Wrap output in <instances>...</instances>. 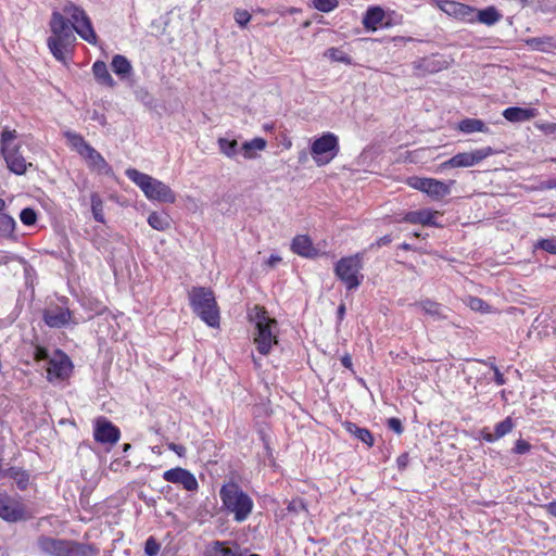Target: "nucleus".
<instances>
[{
  "mask_svg": "<svg viewBox=\"0 0 556 556\" xmlns=\"http://www.w3.org/2000/svg\"><path fill=\"white\" fill-rule=\"evenodd\" d=\"M410 306L420 308L425 314L429 315L433 320H443L447 318V308L430 299H424Z\"/></svg>",
  "mask_w": 556,
  "mask_h": 556,
  "instance_id": "a211bd4d",
  "label": "nucleus"
},
{
  "mask_svg": "<svg viewBox=\"0 0 556 556\" xmlns=\"http://www.w3.org/2000/svg\"><path fill=\"white\" fill-rule=\"evenodd\" d=\"M341 363L342 365L345 367V368H349L351 369L352 368V357L349 355V354H345L342 358H341Z\"/></svg>",
  "mask_w": 556,
  "mask_h": 556,
  "instance_id": "4d7b16f0",
  "label": "nucleus"
},
{
  "mask_svg": "<svg viewBox=\"0 0 556 556\" xmlns=\"http://www.w3.org/2000/svg\"><path fill=\"white\" fill-rule=\"evenodd\" d=\"M71 371V362L64 354L51 358L47 366V378L50 381L63 380Z\"/></svg>",
  "mask_w": 556,
  "mask_h": 556,
  "instance_id": "dca6fc26",
  "label": "nucleus"
},
{
  "mask_svg": "<svg viewBox=\"0 0 556 556\" xmlns=\"http://www.w3.org/2000/svg\"><path fill=\"white\" fill-rule=\"evenodd\" d=\"M438 214V212H432L430 210H420L408 212L404 216V220L410 224H421L424 226H432L435 225L433 218Z\"/></svg>",
  "mask_w": 556,
  "mask_h": 556,
  "instance_id": "b1692460",
  "label": "nucleus"
},
{
  "mask_svg": "<svg viewBox=\"0 0 556 556\" xmlns=\"http://www.w3.org/2000/svg\"><path fill=\"white\" fill-rule=\"evenodd\" d=\"M91 200V212L93 215V218L98 223H104V213H103V201L101 197L98 193H92L90 197Z\"/></svg>",
  "mask_w": 556,
  "mask_h": 556,
  "instance_id": "e433bc0d",
  "label": "nucleus"
},
{
  "mask_svg": "<svg viewBox=\"0 0 556 556\" xmlns=\"http://www.w3.org/2000/svg\"><path fill=\"white\" fill-rule=\"evenodd\" d=\"M218 147L223 154L231 159L237 156L239 153L238 142L235 139L229 140L227 138H219Z\"/></svg>",
  "mask_w": 556,
  "mask_h": 556,
  "instance_id": "c9c22d12",
  "label": "nucleus"
},
{
  "mask_svg": "<svg viewBox=\"0 0 556 556\" xmlns=\"http://www.w3.org/2000/svg\"><path fill=\"white\" fill-rule=\"evenodd\" d=\"M414 70L418 72L419 75H428L441 72L446 70L450 66V62L443 58H438L437 55L421 58L413 63Z\"/></svg>",
  "mask_w": 556,
  "mask_h": 556,
  "instance_id": "2eb2a0df",
  "label": "nucleus"
},
{
  "mask_svg": "<svg viewBox=\"0 0 556 556\" xmlns=\"http://www.w3.org/2000/svg\"><path fill=\"white\" fill-rule=\"evenodd\" d=\"M450 193V187L443 181L431 178L427 194L437 199L443 198Z\"/></svg>",
  "mask_w": 556,
  "mask_h": 556,
  "instance_id": "f704fd0d",
  "label": "nucleus"
},
{
  "mask_svg": "<svg viewBox=\"0 0 556 556\" xmlns=\"http://www.w3.org/2000/svg\"><path fill=\"white\" fill-rule=\"evenodd\" d=\"M501 20V14L493 7L477 11L475 9V22H480L488 26L494 25Z\"/></svg>",
  "mask_w": 556,
  "mask_h": 556,
  "instance_id": "c756f323",
  "label": "nucleus"
},
{
  "mask_svg": "<svg viewBox=\"0 0 556 556\" xmlns=\"http://www.w3.org/2000/svg\"><path fill=\"white\" fill-rule=\"evenodd\" d=\"M222 509L227 515H232L236 522L245 521L252 514L254 503L251 496L233 481L224 483L219 490Z\"/></svg>",
  "mask_w": 556,
  "mask_h": 556,
  "instance_id": "f03ea898",
  "label": "nucleus"
},
{
  "mask_svg": "<svg viewBox=\"0 0 556 556\" xmlns=\"http://www.w3.org/2000/svg\"><path fill=\"white\" fill-rule=\"evenodd\" d=\"M388 427L397 434H401L404 430L401 420L395 417L388 419Z\"/></svg>",
  "mask_w": 556,
  "mask_h": 556,
  "instance_id": "8fccbe9b",
  "label": "nucleus"
},
{
  "mask_svg": "<svg viewBox=\"0 0 556 556\" xmlns=\"http://www.w3.org/2000/svg\"><path fill=\"white\" fill-rule=\"evenodd\" d=\"M38 546L49 556H96L98 553L90 543L45 535L38 539Z\"/></svg>",
  "mask_w": 556,
  "mask_h": 556,
  "instance_id": "39448f33",
  "label": "nucleus"
},
{
  "mask_svg": "<svg viewBox=\"0 0 556 556\" xmlns=\"http://www.w3.org/2000/svg\"><path fill=\"white\" fill-rule=\"evenodd\" d=\"M111 66L113 72L121 78L129 76L132 72V66L130 62L124 55L121 54H116L113 56Z\"/></svg>",
  "mask_w": 556,
  "mask_h": 556,
  "instance_id": "7c9ffc66",
  "label": "nucleus"
},
{
  "mask_svg": "<svg viewBox=\"0 0 556 556\" xmlns=\"http://www.w3.org/2000/svg\"><path fill=\"white\" fill-rule=\"evenodd\" d=\"M0 154L9 170L16 175L25 174L33 166L22 142L17 141V131L14 129L5 128L2 130L0 135Z\"/></svg>",
  "mask_w": 556,
  "mask_h": 556,
  "instance_id": "7ed1b4c3",
  "label": "nucleus"
},
{
  "mask_svg": "<svg viewBox=\"0 0 556 556\" xmlns=\"http://www.w3.org/2000/svg\"><path fill=\"white\" fill-rule=\"evenodd\" d=\"M64 13L70 16L67 21L61 13L53 12L50 21L52 36L48 38V47L53 56L59 61H65V52L68 46L75 41L73 29L86 41L94 45L97 35L86 12L74 3H67Z\"/></svg>",
  "mask_w": 556,
  "mask_h": 556,
  "instance_id": "f257e3e1",
  "label": "nucleus"
},
{
  "mask_svg": "<svg viewBox=\"0 0 556 556\" xmlns=\"http://www.w3.org/2000/svg\"><path fill=\"white\" fill-rule=\"evenodd\" d=\"M71 147L75 149L79 155L85 151V149L89 146V143L78 134L75 132H66L65 134Z\"/></svg>",
  "mask_w": 556,
  "mask_h": 556,
  "instance_id": "58836bf2",
  "label": "nucleus"
},
{
  "mask_svg": "<svg viewBox=\"0 0 556 556\" xmlns=\"http://www.w3.org/2000/svg\"><path fill=\"white\" fill-rule=\"evenodd\" d=\"M531 445L527 441L519 439L515 443V447L513 448V452L519 455L526 454L530 451Z\"/></svg>",
  "mask_w": 556,
  "mask_h": 556,
  "instance_id": "09e8293b",
  "label": "nucleus"
},
{
  "mask_svg": "<svg viewBox=\"0 0 556 556\" xmlns=\"http://www.w3.org/2000/svg\"><path fill=\"white\" fill-rule=\"evenodd\" d=\"M345 429L348 432L356 437L358 440L367 444L368 446H372L374 438L370 431L366 428H359L353 422H345Z\"/></svg>",
  "mask_w": 556,
  "mask_h": 556,
  "instance_id": "473e14b6",
  "label": "nucleus"
},
{
  "mask_svg": "<svg viewBox=\"0 0 556 556\" xmlns=\"http://www.w3.org/2000/svg\"><path fill=\"white\" fill-rule=\"evenodd\" d=\"M532 50L551 53L556 51V36L532 37L525 40Z\"/></svg>",
  "mask_w": 556,
  "mask_h": 556,
  "instance_id": "4be33fe9",
  "label": "nucleus"
},
{
  "mask_svg": "<svg viewBox=\"0 0 556 556\" xmlns=\"http://www.w3.org/2000/svg\"><path fill=\"white\" fill-rule=\"evenodd\" d=\"M344 315H345V305L340 304L337 309V316H338L339 321L343 320Z\"/></svg>",
  "mask_w": 556,
  "mask_h": 556,
  "instance_id": "052dcab7",
  "label": "nucleus"
},
{
  "mask_svg": "<svg viewBox=\"0 0 556 556\" xmlns=\"http://www.w3.org/2000/svg\"><path fill=\"white\" fill-rule=\"evenodd\" d=\"M384 12L378 7L369 8L363 18V25L367 29L376 30L377 26L382 23Z\"/></svg>",
  "mask_w": 556,
  "mask_h": 556,
  "instance_id": "cd10ccee",
  "label": "nucleus"
},
{
  "mask_svg": "<svg viewBox=\"0 0 556 556\" xmlns=\"http://www.w3.org/2000/svg\"><path fill=\"white\" fill-rule=\"evenodd\" d=\"M536 248L542 249L551 254L556 255V240L555 239H541L536 245Z\"/></svg>",
  "mask_w": 556,
  "mask_h": 556,
  "instance_id": "a18cd8bd",
  "label": "nucleus"
},
{
  "mask_svg": "<svg viewBox=\"0 0 556 556\" xmlns=\"http://www.w3.org/2000/svg\"><path fill=\"white\" fill-rule=\"evenodd\" d=\"M338 137L332 132H326L313 141L311 154L318 166L330 163L339 153Z\"/></svg>",
  "mask_w": 556,
  "mask_h": 556,
  "instance_id": "1a4fd4ad",
  "label": "nucleus"
},
{
  "mask_svg": "<svg viewBox=\"0 0 556 556\" xmlns=\"http://www.w3.org/2000/svg\"><path fill=\"white\" fill-rule=\"evenodd\" d=\"M538 115L535 109H523L518 106H510L504 110L503 116L511 123H520L534 118Z\"/></svg>",
  "mask_w": 556,
  "mask_h": 556,
  "instance_id": "aec40b11",
  "label": "nucleus"
},
{
  "mask_svg": "<svg viewBox=\"0 0 556 556\" xmlns=\"http://www.w3.org/2000/svg\"><path fill=\"white\" fill-rule=\"evenodd\" d=\"M130 447H131V445L129 443H126V444H124L123 450H124V452H127Z\"/></svg>",
  "mask_w": 556,
  "mask_h": 556,
  "instance_id": "69168bd1",
  "label": "nucleus"
},
{
  "mask_svg": "<svg viewBox=\"0 0 556 556\" xmlns=\"http://www.w3.org/2000/svg\"><path fill=\"white\" fill-rule=\"evenodd\" d=\"M249 318L255 324L256 333L254 343L256 344L257 351L266 355L269 353L273 344H277V321L268 316L265 307L255 305L249 313Z\"/></svg>",
  "mask_w": 556,
  "mask_h": 556,
  "instance_id": "20e7f679",
  "label": "nucleus"
},
{
  "mask_svg": "<svg viewBox=\"0 0 556 556\" xmlns=\"http://www.w3.org/2000/svg\"><path fill=\"white\" fill-rule=\"evenodd\" d=\"M92 73L96 80L104 86L113 88L116 83L110 74L106 64L103 61H96L92 65Z\"/></svg>",
  "mask_w": 556,
  "mask_h": 556,
  "instance_id": "a878e982",
  "label": "nucleus"
},
{
  "mask_svg": "<svg viewBox=\"0 0 556 556\" xmlns=\"http://www.w3.org/2000/svg\"><path fill=\"white\" fill-rule=\"evenodd\" d=\"M160 551V545L153 538L146 541L144 552L148 556H156Z\"/></svg>",
  "mask_w": 556,
  "mask_h": 556,
  "instance_id": "de8ad7c7",
  "label": "nucleus"
},
{
  "mask_svg": "<svg viewBox=\"0 0 556 556\" xmlns=\"http://www.w3.org/2000/svg\"><path fill=\"white\" fill-rule=\"evenodd\" d=\"M5 207V202L3 199L0 198V214H4L2 211L4 210Z\"/></svg>",
  "mask_w": 556,
  "mask_h": 556,
  "instance_id": "e2e57ef3",
  "label": "nucleus"
},
{
  "mask_svg": "<svg viewBox=\"0 0 556 556\" xmlns=\"http://www.w3.org/2000/svg\"><path fill=\"white\" fill-rule=\"evenodd\" d=\"M363 254L342 257L336 263L334 273L348 290L356 289L363 281Z\"/></svg>",
  "mask_w": 556,
  "mask_h": 556,
  "instance_id": "6e6552de",
  "label": "nucleus"
},
{
  "mask_svg": "<svg viewBox=\"0 0 556 556\" xmlns=\"http://www.w3.org/2000/svg\"><path fill=\"white\" fill-rule=\"evenodd\" d=\"M287 509L291 514H299L301 511H307L306 504L302 498H293L288 502Z\"/></svg>",
  "mask_w": 556,
  "mask_h": 556,
  "instance_id": "37998d69",
  "label": "nucleus"
},
{
  "mask_svg": "<svg viewBox=\"0 0 556 556\" xmlns=\"http://www.w3.org/2000/svg\"><path fill=\"white\" fill-rule=\"evenodd\" d=\"M125 174L149 200L162 203H174L176 201L175 192L163 181L136 168H128Z\"/></svg>",
  "mask_w": 556,
  "mask_h": 556,
  "instance_id": "423d86ee",
  "label": "nucleus"
},
{
  "mask_svg": "<svg viewBox=\"0 0 556 556\" xmlns=\"http://www.w3.org/2000/svg\"><path fill=\"white\" fill-rule=\"evenodd\" d=\"M458 129L465 134H471L476 131L480 132H489V127L485 126V124L481 119L477 118H465L463 119L459 125Z\"/></svg>",
  "mask_w": 556,
  "mask_h": 556,
  "instance_id": "2f4dec72",
  "label": "nucleus"
},
{
  "mask_svg": "<svg viewBox=\"0 0 556 556\" xmlns=\"http://www.w3.org/2000/svg\"><path fill=\"white\" fill-rule=\"evenodd\" d=\"M16 222L9 214H0V239L13 240L17 239L15 235Z\"/></svg>",
  "mask_w": 556,
  "mask_h": 556,
  "instance_id": "bb28decb",
  "label": "nucleus"
},
{
  "mask_svg": "<svg viewBox=\"0 0 556 556\" xmlns=\"http://www.w3.org/2000/svg\"><path fill=\"white\" fill-rule=\"evenodd\" d=\"M93 437L97 442L115 444L119 440L121 432L110 420L100 417L96 420Z\"/></svg>",
  "mask_w": 556,
  "mask_h": 556,
  "instance_id": "4468645a",
  "label": "nucleus"
},
{
  "mask_svg": "<svg viewBox=\"0 0 556 556\" xmlns=\"http://www.w3.org/2000/svg\"><path fill=\"white\" fill-rule=\"evenodd\" d=\"M435 5L450 16L457 20L473 23L475 22V9L470 5L452 1V0H432Z\"/></svg>",
  "mask_w": 556,
  "mask_h": 556,
  "instance_id": "f8f14e48",
  "label": "nucleus"
},
{
  "mask_svg": "<svg viewBox=\"0 0 556 556\" xmlns=\"http://www.w3.org/2000/svg\"><path fill=\"white\" fill-rule=\"evenodd\" d=\"M189 301L193 312L210 327L219 326V309L214 292L210 288L193 287L189 293Z\"/></svg>",
  "mask_w": 556,
  "mask_h": 556,
  "instance_id": "0eeeda50",
  "label": "nucleus"
},
{
  "mask_svg": "<svg viewBox=\"0 0 556 556\" xmlns=\"http://www.w3.org/2000/svg\"><path fill=\"white\" fill-rule=\"evenodd\" d=\"M251 14L247 10H237L235 12V21L241 26L245 27L251 21Z\"/></svg>",
  "mask_w": 556,
  "mask_h": 556,
  "instance_id": "49530a36",
  "label": "nucleus"
},
{
  "mask_svg": "<svg viewBox=\"0 0 556 556\" xmlns=\"http://www.w3.org/2000/svg\"><path fill=\"white\" fill-rule=\"evenodd\" d=\"M72 317V313L68 308L61 306H52L43 312V320L47 326L51 328H62L66 326Z\"/></svg>",
  "mask_w": 556,
  "mask_h": 556,
  "instance_id": "f3484780",
  "label": "nucleus"
},
{
  "mask_svg": "<svg viewBox=\"0 0 556 556\" xmlns=\"http://www.w3.org/2000/svg\"><path fill=\"white\" fill-rule=\"evenodd\" d=\"M163 479L166 482L181 485L186 491L194 492L199 489L197 478L189 470L176 467L164 471Z\"/></svg>",
  "mask_w": 556,
  "mask_h": 556,
  "instance_id": "ddd939ff",
  "label": "nucleus"
},
{
  "mask_svg": "<svg viewBox=\"0 0 556 556\" xmlns=\"http://www.w3.org/2000/svg\"><path fill=\"white\" fill-rule=\"evenodd\" d=\"M36 358L37 359H47L48 358V353L45 349L42 348H37L36 350Z\"/></svg>",
  "mask_w": 556,
  "mask_h": 556,
  "instance_id": "bf43d9fd",
  "label": "nucleus"
},
{
  "mask_svg": "<svg viewBox=\"0 0 556 556\" xmlns=\"http://www.w3.org/2000/svg\"><path fill=\"white\" fill-rule=\"evenodd\" d=\"M33 517L27 511L25 505L16 497L9 495L7 492H0V519L7 522H18L28 520Z\"/></svg>",
  "mask_w": 556,
  "mask_h": 556,
  "instance_id": "9d476101",
  "label": "nucleus"
},
{
  "mask_svg": "<svg viewBox=\"0 0 556 556\" xmlns=\"http://www.w3.org/2000/svg\"><path fill=\"white\" fill-rule=\"evenodd\" d=\"M313 7L324 13L333 11L339 5L338 0H312Z\"/></svg>",
  "mask_w": 556,
  "mask_h": 556,
  "instance_id": "ea45409f",
  "label": "nucleus"
},
{
  "mask_svg": "<svg viewBox=\"0 0 556 556\" xmlns=\"http://www.w3.org/2000/svg\"><path fill=\"white\" fill-rule=\"evenodd\" d=\"M467 304L476 312H486L489 308V305L482 299L477 296H469Z\"/></svg>",
  "mask_w": 556,
  "mask_h": 556,
  "instance_id": "c03bdc74",
  "label": "nucleus"
},
{
  "mask_svg": "<svg viewBox=\"0 0 556 556\" xmlns=\"http://www.w3.org/2000/svg\"><path fill=\"white\" fill-rule=\"evenodd\" d=\"M431 178H419L417 181L413 185L416 189L427 193V189L429 187V181Z\"/></svg>",
  "mask_w": 556,
  "mask_h": 556,
  "instance_id": "603ef678",
  "label": "nucleus"
},
{
  "mask_svg": "<svg viewBox=\"0 0 556 556\" xmlns=\"http://www.w3.org/2000/svg\"><path fill=\"white\" fill-rule=\"evenodd\" d=\"M203 556H243L239 546L229 547L225 542L214 541L208 545Z\"/></svg>",
  "mask_w": 556,
  "mask_h": 556,
  "instance_id": "5701e85b",
  "label": "nucleus"
},
{
  "mask_svg": "<svg viewBox=\"0 0 556 556\" xmlns=\"http://www.w3.org/2000/svg\"><path fill=\"white\" fill-rule=\"evenodd\" d=\"M515 424L511 417H506L504 420L495 425L493 433H483V439L486 442H495L496 440L503 438L504 435L511 432Z\"/></svg>",
  "mask_w": 556,
  "mask_h": 556,
  "instance_id": "393cba45",
  "label": "nucleus"
},
{
  "mask_svg": "<svg viewBox=\"0 0 556 556\" xmlns=\"http://www.w3.org/2000/svg\"><path fill=\"white\" fill-rule=\"evenodd\" d=\"M291 250L301 256L304 257H314L318 254L317 250L314 248L312 240L304 235L296 236L292 240Z\"/></svg>",
  "mask_w": 556,
  "mask_h": 556,
  "instance_id": "412c9836",
  "label": "nucleus"
},
{
  "mask_svg": "<svg viewBox=\"0 0 556 556\" xmlns=\"http://www.w3.org/2000/svg\"><path fill=\"white\" fill-rule=\"evenodd\" d=\"M266 144L265 139L257 137L250 141H245L240 150L245 159L252 160L257 156V151H263L266 148Z\"/></svg>",
  "mask_w": 556,
  "mask_h": 556,
  "instance_id": "c85d7f7f",
  "label": "nucleus"
},
{
  "mask_svg": "<svg viewBox=\"0 0 556 556\" xmlns=\"http://www.w3.org/2000/svg\"><path fill=\"white\" fill-rule=\"evenodd\" d=\"M20 219L25 226H33L37 222V213L31 207H25L21 211Z\"/></svg>",
  "mask_w": 556,
  "mask_h": 556,
  "instance_id": "79ce46f5",
  "label": "nucleus"
},
{
  "mask_svg": "<svg viewBox=\"0 0 556 556\" xmlns=\"http://www.w3.org/2000/svg\"><path fill=\"white\" fill-rule=\"evenodd\" d=\"M401 248H402L403 250H410V245H409V244H407V243H403V244L401 245Z\"/></svg>",
  "mask_w": 556,
  "mask_h": 556,
  "instance_id": "0e129e2a",
  "label": "nucleus"
},
{
  "mask_svg": "<svg viewBox=\"0 0 556 556\" xmlns=\"http://www.w3.org/2000/svg\"><path fill=\"white\" fill-rule=\"evenodd\" d=\"M492 370L494 371V381L497 386L505 384L506 380L503 374L500 371L498 367L494 364L491 365Z\"/></svg>",
  "mask_w": 556,
  "mask_h": 556,
  "instance_id": "3c124183",
  "label": "nucleus"
},
{
  "mask_svg": "<svg viewBox=\"0 0 556 556\" xmlns=\"http://www.w3.org/2000/svg\"><path fill=\"white\" fill-rule=\"evenodd\" d=\"M392 242V238L389 235H386L379 238L376 242L370 244V249L380 248L382 245H388Z\"/></svg>",
  "mask_w": 556,
  "mask_h": 556,
  "instance_id": "864d4df0",
  "label": "nucleus"
},
{
  "mask_svg": "<svg viewBox=\"0 0 556 556\" xmlns=\"http://www.w3.org/2000/svg\"><path fill=\"white\" fill-rule=\"evenodd\" d=\"M149 225L159 231L167 230L170 226L169 216L165 213L152 212L148 217Z\"/></svg>",
  "mask_w": 556,
  "mask_h": 556,
  "instance_id": "72a5a7b5",
  "label": "nucleus"
},
{
  "mask_svg": "<svg viewBox=\"0 0 556 556\" xmlns=\"http://www.w3.org/2000/svg\"><path fill=\"white\" fill-rule=\"evenodd\" d=\"M168 448L177 453L179 456H182L186 452L185 446L175 443L168 444Z\"/></svg>",
  "mask_w": 556,
  "mask_h": 556,
  "instance_id": "5fc2aeb1",
  "label": "nucleus"
},
{
  "mask_svg": "<svg viewBox=\"0 0 556 556\" xmlns=\"http://www.w3.org/2000/svg\"><path fill=\"white\" fill-rule=\"evenodd\" d=\"M406 458L407 456L406 455H401L399 458H397V463H399V466H405L406 464Z\"/></svg>",
  "mask_w": 556,
  "mask_h": 556,
  "instance_id": "680f3d73",
  "label": "nucleus"
},
{
  "mask_svg": "<svg viewBox=\"0 0 556 556\" xmlns=\"http://www.w3.org/2000/svg\"><path fill=\"white\" fill-rule=\"evenodd\" d=\"M11 477L15 480L18 489L25 490L29 482V476L25 471H21L16 468H11Z\"/></svg>",
  "mask_w": 556,
  "mask_h": 556,
  "instance_id": "a19ab883",
  "label": "nucleus"
},
{
  "mask_svg": "<svg viewBox=\"0 0 556 556\" xmlns=\"http://www.w3.org/2000/svg\"><path fill=\"white\" fill-rule=\"evenodd\" d=\"M249 556H260V555H258V554H251V555H249Z\"/></svg>",
  "mask_w": 556,
  "mask_h": 556,
  "instance_id": "338daca9",
  "label": "nucleus"
},
{
  "mask_svg": "<svg viewBox=\"0 0 556 556\" xmlns=\"http://www.w3.org/2000/svg\"><path fill=\"white\" fill-rule=\"evenodd\" d=\"M279 262H281V257L278 255H270L267 261V265L270 267H275Z\"/></svg>",
  "mask_w": 556,
  "mask_h": 556,
  "instance_id": "13d9d810",
  "label": "nucleus"
},
{
  "mask_svg": "<svg viewBox=\"0 0 556 556\" xmlns=\"http://www.w3.org/2000/svg\"><path fill=\"white\" fill-rule=\"evenodd\" d=\"M492 154H494V150L491 147L476 149L470 152L457 153L450 160L443 162L441 164V168L475 166Z\"/></svg>",
  "mask_w": 556,
  "mask_h": 556,
  "instance_id": "9b49d317",
  "label": "nucleus"
},
{
  "mask_svg": "<svg viewBox=\"0 0 556 556\" xmlns=\"http://www.w3.org/2000/svg\"><path fill=\"white\" fill-rule=\"evenodd\" d=\"M546 511L552 515L553 517H556V501L549 502L545 505Z\"/></svg>",
  "mask_w": 556,
  "mask_h": 556,
  "instance_id": "6e6d98bb",
  "label": "nucleus"
},
{
  "mask_svg": "<svg viewBox=\"0 0 556 556\" xmlns=\"http://www.w3.org/2000/svg\"><path fill=\"white\" fill-rule=\"evenodd\" d=\"M80 156L86 160L89 167L98 170L99 173H109L111 170V167L104 157L90 144L85 149Z\"/></svg>",
  "mask_w": 556,
  "mask_h": 556,
  "instance_id": "6ab92c4d",
  "label": "nucleus"
},
{
  "mask_svg": "<svg viewBox=\"0 0 556 556\" xmlns=\"http://www.w3.org/2000/svg\"><path fill=\"white\" fill-rule=\"evenodd\" d=\"M324 55L332 62L352 64V58L339 48H329L325 51Z\"/></svg>",
  "mask_w": 556,
  "mask_h": 556,
  "instance_id": "4c0bfd02",
  "label": "nucleus"
}]
</instances>
